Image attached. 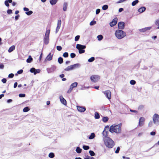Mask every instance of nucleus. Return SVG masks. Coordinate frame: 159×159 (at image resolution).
Instances as JSON below:
<instances>
[{
    "label": "nucleus",
    "instance_id": "f257e3e1",
    "mask_svg": "<svg viewBox=\"0 0 159 159\" xmlns=\"http://www.w3.org/2000/svg\"><path fill=\"white\" fill-rule=\"evenodd\" d=\"M121 123L118 125H112L110 127L109 131L111 133L115 132L116 134H120L121 132Z\"/></svg>",
    "mask_w": 159,
    "mask_h": 159
},
{
    "label": "nucleus",
    "instance_id": "f03ea898",
    "mask_svg": "<svg viewBox=\"0 0 159 159\" xmlns=\"http://www.w3.org/2000/svg\"><path fill=\"white\" fill-rule=\"evenodd\" d=\"M105 145L109 148H112L114 145V142L109 137L103 138Z\"/></svg>",
    "mask_w": 159,
    "mask_h": 159
},
{
    "label": "nucleus",
    "instance_id": "7ed1b4c3",
    "mask_svg": "<svg viewBox=\"0 0 159 159\" xmlns=\"http://www.w3.org/2000/svg\"><path fill=\"white\" fill-rule=\"evenodd\" d=\"M116 37L118 39H121L126 35V33L122 30H117L115 32Z\"/></svg>",
    "mask_w": 159,
    "mask_h": 159
},
{
    "label": "nucleus",
    "instance_id": "20e7f679",
    "mask_svg": "<svg viewBox=\"0 0 159 159\" xmlns=\"http://www.w3.org/2000/svg\"><path fill=\"white\" fill-rule=\"evenodd\" d=\"M86 48L85 45H82L79 44H77L76 46V48L79 50V52L80 54H82L84 53L85 52L84 49Z\"/></svg>",
    "mask_w": 159,
    "mask_h": 159
},
{
    "label": "nucleus",
    "instance_id": "39448f33",
    "mask_svg": "<svg viewBox=\"0 0 159 159\" xmlns=\"http://www.w3.org/2000/svg\"><path fill=\"white\" fill-rule=\"evenodd\" d=\"M50 32V30H48L46 31L45 35L44 38V43L45 44H48L49 42V35Z\"/></svg>",
    "mask_w": 159,
    "mask_h": 159
},
{
    "label": "nucleus",
    "instance_id": "423d86ee",
    "mask_svg": "<svg viewBox=\"0 0 159 159\" xmlns=\"http://www.w3.org/2000/svg\"><path fill=\"white\" fill-rule=\"evenodd\" d=\"M80 66V65L79 63H76L70 66H68L66 68L64 69L65 71H69L73 70L74 69L78 68Z\"/></svg>",
    "mask_w": 159,
    "mask_h": 159
},
{
    "label": "nucleus",
    "instance_id": "0eeeda50",
    "mask_svg": "<svg viewBox=\"0 0 159 159\" xmlns=\"http://www.w3.org/2000/svg\"><path fill=\"white\" fill-rule=\"evenodd\" d=\"M154 123L157 125H159V115L157 114H155L152 117Z\"/></svg>",
    "mask_w": 159,
    "mask_h": 159
},
{
    "label": "nucleus",
    "instance_id": "6e6552de",
    "mask_svg": "<svg viewBox=\"0 0 159 159\" xmlns=\"http://www.w3.org/2000/svg\"><path fill=\"white\" fill-rule=\"evenodd\" d=\"M56 68L57 67L56 66L52 65L51 67L47 68L46 70L48 73H50L53 72L56 70Z\"/></svg>",
    "mask_w": 159,
    "mask_h": 159
},
{
    "label": "nucleus",
    "instance_id": "1a4fd4ad",
    "mask_svg": "<svg viewBox=\"0 0 159 159\" xmlns=\"http://www.w3.org/2000/svg\"><path fill=\"white\" fill-rule=\"evenodd\" d=\"M99 79V76L97 75H93L90 77L91 81L94 82H97Z\"/></svg>",
    "mask_w": 159,
    "mask_h": 159
},
{
    "label": "nucleus",
    "instance_id": "9d476101",
    "mask_svg": "<svg viewBox=\"0 0 159 159\" xmlns=\"http://www.w3.org/2000/svg\"><path fill=\"white\" fill-rule=\"evenodd\" d=\"M30 72L33 73L34 75H35L37 73H39L40 70L39 69H36L34 67H32L30 69Z\"/></svg>",
    "mask_w": 159,
    "mask_h": 159
},
{
    "label": "nucleus",
    "instance_id": "9b49d317",
    "mask_svg": "<svg viewBox=\"0 0 159 159\" xmlns=\"http://www.w3.org/2000/svg\"><path fill=\"white\" fill-rule=\"evenodd\" d=\"M106 97L109 99H110L111 98V92L109 90H107L103 92Z\"/></svg>",
    "mask_w": 159,
    "mask_h": 159
},
{
    "label": "nucleus",
    "instance_id": "f8f14e48",
    "mask_svg": "<svg viewBox=\"0 0 159 159\" xmlns=\"http://www.w3.org/2000/svg\"><path fill=\"white\" fill-rule=\"evenodd\" d=\"M118 28L119 30H123L124 29L125 23L123 22H120L118 24Z\"/></svg>",
    "mask_w": 159,
    "mask_h": 159
},
{
    "label": "nucleus",
    "instance_id": "ddd939ff",
    "mask_svg": "<svg viewBox=\"0 0 159 159\" xmlns=\"http://www.w3.org/2000/svg\"><path fill=\"white\" fill-rule=\"evenodd\" d=\"M117 20L118 19L117 17H116L113 19L112 21L110 23V26L112 27L115 25L117 23Z\"/></svg>",
    "mask_w": 159,
    "mask_h": 159
},
{
    "label": "nucleus",
    "instance_id": "4468645a",
    "mask_svg": "<svg viewBox=\"0 0 159 159\" xmlns=\"http://www.w3.org/2000/svg\"><path fill=\"white\" fill-rule=\"evenodd\" d=\"M77 107L78 110L81 112H84L86 109L85 107L83 106H77Z\"/></svg>",
    "mask_w": 159,
    "mask_h": 159
},
{
    "label": "nucleus",
    "instance_id": "2eb2a0df",
    "mask_svg": "<svg viewBox=\"0 0 159 159\" xmlns=\"http://www.w3.org/2000/svg\"><path fill=\"white\" fill-rule=\"evenodd\" d=\"M145 118L143 117H141L139 119V125L140 126H143L144 124Z\"/></svg>",
    "mask_w": 159,
    "mask_h": 159
},
{
    "label": "nucleus",
    "instance_id": "dca6fc26",
    "mask_svg": "<svg viewBox=\"0 0 159 159\" xmlns=\"http://www.w3.org/2000/svg\"><path fill=\"white\" fill-rule=\"evenodd\" d=\"M53 54H52L51 52H50L45 58V61H51L52 60Z\"/></svg>",
    "mask_w": 159,
    "mask_h": 159
},
{
    "label": "nucleus",
    "instance_id": "f3484780",
    "mask_svg": "<svg viewBox=\"0 0 159 159\" xmlns=\"http://www.w3.org/2000/svg\"><path fill=\"white\" fill-rule=\"evenodd\" d=\"M60 101L63 104L65 105H66L67 104L66 100L63 98L62 96H60Z\"/></svg>",
    "mask_w": 159,
    "mask_h": 159
},
{
    "label": "nucleus",
    "instance_id": "a211bd4d",
    "mask_svg": "<svg viewBox=\"0 0 159 159\" xmlns=\"http://www.w3.org/2000/svg\"><path fill=\"white\" fill-rule=\"evenodd\" d=\"M108 131H106L105 129H104V130L102 132V135L103 136L106 137H108Z\"/></svg>",
    "mask_w": 159,
    "mask_h": 159
},
{
    "label": "nucleus",
    "instance_id": "6ab92c4d",
    "mask_svg": "<svg viewBox=\"0 0 159 159\" xmlns=\"http://www.w3.org/2000/svg\"><path fill=\"white\" fill-rule=\"evenodd\" d=\"M146 9V8L145 7H141L138 9V11L140 13H142L144 12Z\"/></svg>",
    "mask_w": 159,
    "mask_h": 159
},
{
    "label": "nucleus",
    "instance_id": "aec40b11",
    "mask_svg": "<svg viewBox=\"0 0 159 159\" xmlns=\"http://www.w3.org/2000/svg\"><path fill=\"white\" fill-rule=\"evenodd\" d=\"M15 48V46L14 45H12L10 47L8 50V52H12Z\"/></svg>",
    "mask_w": 159,
    "mask_h": 159
},
{
    "label": "nucleus",
    "instance_id": "412c9836",
    "mask_svg": "<svg viewBox=\"0 0 159 159\" xmlns=\"http://www.w3.org/2000/svg\"><path fill=\"white\" fill-rule=\"evenodd\" d=\"M77 85L78 83L76 82H75L71 84L70 86V87L72 89H73L74 88L76 87L77 86Z\"/></svg>",
    "mask_w": 159,
    "mask_h": 159
},
{
    "label": "nucleus",
    "instance_id": "4be33fe9",
    "mask_svg": "<svg viewBox=\"0 0 159 159\" xmlns=\"http://www.w3.org/2000/svg\"><path fill=\"white\" fill-rule=\"evenodd\" d=\"M33 61V58L31 56H29L28 58L26 60V62L28 63H31Z\"/></svg>",
    "mask_w": 159,
    "mask_h": 159
},
{
    "label": "nucleus",
    "instance_id": "5701e85b",
    "mask_svg": "<svg viewBox=\"0 0 159 159\" xmlns=\"http://www.w3.org/2000/svg\"><path fill=\"white\" fill-rule=\"evenodd\" d=\"M94 117L95 119H99L100 118V115L98 112H96L95 113Z\"/></svg>",
    "mask_w": 159,
    "mask_h": 159
},
{
    "label": "nucleus",
    "instance_id": "b1692460",
    "mask_svg": "<svg viewBox=\"0 0 159 159\" xmlns=\"http://www.w3.org/2000/svg\"><path fill=\"white\" fill-rule=\"evenodd\" d=\"M67 2H65L63 4V10L64 11H66L67 10Z\"/></svg>",
    "mask_w": 159,
    "mask_h": 159
},
{
    "label": "nucleus",
    "instance_id": "393cba45",
    "mask_svg": "<svg viewBox=\"0 0 159 159\" xmlns=\"http://www.w3.org/2000/svg\"><path fill=\"white\" fill-rule=\"evenodd\" d=\"M57 0H50V3L52 5L55 4L57 2Z\"/></svg>",
    "mask_w": 159,
    "mask_h": 159
},
{
    "label": "nucleus",
    "instance_id": "a878e982",
    "mask_svg": "<svg viewBox=\"0 0 159 159\" xmlns=\"http://www.w3.org/2000/svg\"><path fill=\"white\" fill-rule=\"evenodd\" d=\"M82 149L79 147H77L75 150V151L78 153H80L82 152Z\"/></svg>",
    "mask_w": 159,
    "mask_h": 159
},
{
    "label": "nucleus",
    "instance_id": "bb28decb",
    "mask_svg": "<svg viewBox=\"0 0 159 159\" xmlns=\"http://www.w3.org/2000/svg\"><path fill=\"white\" fill-rule=\"evenodd\" d=\"M95 134L94 133H92L89 136V139H91L94 138Z\"/></svg>",
    "mask_w": 159,
    "mask_h": 159
},
{
    "label": "nucleus",
    "instance_id": "cd10ccee",
    "mask_svg": "<svg viewBox=\"0 0 159 159\" xmlns=\"http://www.w3.org/2000/svg\"><path fill=\"white\" fill-rule=\"evenodd\" d=\"M109 118L107 116L104 117L102 118V120L104 123L107 122Z\"/></svg>",
    "mask_w": 159,
    "mask_h": 159
},
{
    "label": "nucleus",
    "instance_id": "c85d7f7f",
    "mask_svg": "<svg viewBox=\"0 0 159 159\" xmlns=\"http://www.w3.org/2000/svg\"><path fill=\"white\" fill-rule=\"evenodd\" d=\"M139 2V1L138 0H135L134 1H133L131 4V5L133 6H135L136 5L138 2Z\"/></svg>",
    "mask_w": 159,
    "mask_h": 159
},
{
    "label": "nucleus",
    "instance_id": "c756f323",
    "mask_svg": "<svg viewBox=\"0 0 159 159\" xmlns=\"http://www.w3.org/2000/svg\"><path fill=\"white\" fill-rule=\"evenodd\" d=\"M63 59L61 57H59L58 59V62L60 64H61L63 62Z\"/></svg>",
    "mask_w": 159,
    "mask_h": 159
},
{
    "label": "nucleus",
    "instance_id": "7c9ffc66",
    "mask_svg": "<svg viewBox=\"0 0 159 159\" xmlns=\"http://www.w3.org/2000/svg\"><path fill=\"white\" fill-rule=\"evenodd\" d=\"M30 110V109L28 107H26L24 108L23 111L24 112H26L29 111Z\"/></svg>",
    "mask_w": 159,
    "mask_h": 159
},
{
    "label": "nucleus",
    "instance_id": "2f4dec72",
    "mask_svg": "<svg viewBox=\"0 0 159 159\" xmlns=\"http://www.w3.org/2000/svg\"><path fill=\"white\" fill-rule=\"evenodd\" d=\"M108 6L107 5H105L102 6V9L103 10H106L108 8Z\"/></svg>",
    "mask_w": 159,
    "mask_h": 159
},
{
    "label": "nucleus",
    "instance_id": "473e14b6",
    "mask_svg": "<svg viewBox=\"0 0 159 159\" xmlns=\"http://www.w3.org/2000/svg\"><path fill=\"white\" fill-rule=\"evenodd\" d=\"M97 38L98 40L101 41L103 39V37L102 35H99L97 36Z\"/></svg>",
    "mask_w": 159,
    "mask_h": 159
},
{
    "label": "nucleus",
    "instance_id": "72a5a7b5",
    "mask_svg": "<svg viewBox=\"0 0 159 159\" xmlns=\"http://www.w3.org/2000/svg\"><path fill=\"white\" fill-rule=\"evenodd\" d=\"M89 153L91 156H93L95 155V153L92 150H90L89 152Z\"/></svg>",
    "mask_w": 159,
    "mask_h": 159
},
{
    "label": "nucleus",
    "instance_id": "f704fd0d",
    "mask_svg": "<svg viewBox=\"0 0 159 159\" xmlns=\"http://www.w3.org/2000/svg\"><path fill=\"white\" fill-rule=\"evenodd\" d=\"M83 148L85 150H87L89 149V147L88 146L84 145L83 146Z\"/></svg>",
    "mask_w": 159,
    "mask_h": 159
},
{
    "label": "nucleus",
    "instance_id": "c9c22d12",
    "mask_svg": "<svg viewBox=\"0 0 159 159\" xmlns=\"http://www.w3.org/2000/svg\"><path fill=\"white\" fill-rule=\"evenodd\" d=\"M54 154L53 152H50L49 153L48 156L49 157L51 158H52L54 157Z\"/></svg>",
    "mask_w": 159,
    "mask_h": 159
},
{
    "label": "nucleus",
    "instance_id": "e433bc0d",
    "mask_svg": "<svg viewBox=\"0 0 159 159\" xmlns=\"http://www.w3.org/2000/svg\"><path fill=\"white\" fill-rule=\"evenodd\" d=\"M95 60V58L94 57H92L89 59L88 60V61L89 62H93Z\"/></svg>",
    "mask_w": 159,
    "mask_h": 159
},
{
    "label": "nucleus",
    "instance_id": "4c0bfd02",
    "mask_svg": "<svg viewBox=\"0 0 159 159\" xmlns=\"http://www.w3.org/2000/svg\"><path fill=\"white\" fill-rule=\"evenodd\" d=\"M33 11H28L27 12H25V14L28 16H30L33 13Z\"/></svg>",
    "mask_w": 159,
    "mask_h": 159
},
{
    "label": "nucleus",
    "instance_id": "58836bf2",
    "mask_svg": "<svg viewBox=\"0 0 159 159\" xmlns=\"http://www.w3.org/2000/svg\"><path fill=\"white\" fill-rule=\"evenodd\" d=\"M69 56L68 53L67 52H64L63 55V56L64 57L66 58L68 57Z\"/></svg>",
    "mask_w": 159,
    "mask_h": 159
},
{
    "label": "nucleus",
    "instance_id": "ea45409f",
    "mask_svg": "<svg viewBox=\"0 0 159 159\" xmlns=\"http://www.w3.org/2000/svg\"><path fill=\"white\" fill-rule=\"evenodd\" d=\"M61 20H59L57 21V26L61 27Z\"/></svg>",
    "mask_w": 159,
    "mask_h": 159
},
{
    "label": "nucleus",
    "instance_id": "a19ab883",
    "mask_svg": "<svg viewBox=\"0 0 159 159\" xmlns=\"http://www.w3.org/2000/svg\"><path fill=\"white\" fill-rule=\"evenodd\" d=\"M96 23V21L95 20H92V21L90 23V25H94Z\"/></svg>",
    "mask_w": 159,
    "mask_h": 159
},
{
    "label": "nucleus",
    "instance_id": "79ce46f5",
    "mask_svg": "<svg viewBox=\"0 0 159 159\" xmlns=\"http://www.w3.org/2000/svg\"><path fill=\"white\" fill-rule=\"evenodd\" d=\"M130 83L131 85H134L136 84V81L134 80H131L130 81Z\"/></svg>",
    "mask_w": 159,
    "mask_h": 159
},
{
    "label": "nucleus",
    "instance_id": "37998d69",
    "mask_svg": "<svg viewBox=\"0 0 159 159\" xmlns=\"http://www.w3.org/2000/svg\"><path fill=\"white\" fill-rule=\"evenodd\" d=\"M155 24L156 25L159 26V18L156 20Z\"/></svg>",
    "mask_w": 159,
    "mask_h": 159
},
{
    "label": "nucleus",
    "instance_id": "c03bdc74",
    "mask_svg": "<svg viewBox=\"0 0 159 159\" xmlns=\"http://www.w3.org/2000/svg\"><path fill=\"white\" fill-rule=\"evenodd\" d=\"M80 38V35H77L75 37V41H77L79 40Z\"/></svg>",
    "mask_w": 159,
    "mask_h": 159
},
{
    "label": "nucleus",
    "instance_id": "a18cd8bd",
    "mask_svg": "<svg viewBox=\"0 0 159 159\" xmlns=\"http://www.w3.org/2000/svg\"><path fill=\"white\" fill-rule=\"evenodd\" d=\"M19 96L20 98H24L25 96V94L24 93H20Z\"/></svg>",
    "mask_w": 159,
    "mask_h": 159
},
{
    "label": "nucleus",
    "instance_id": "49530a36",
    "mask_svg": "<svg viewBox=\"0 0 159 159\" xmlns=\"http://www.w3.org/2000/svg\"><path fill=\"white\" fill-rule=\"evenodd\" d=\"M70 56L71 58H74L76 56V55L74 53H72L70 54Z\"/></svg>",
    "mask_w": 159,
    "mask_h": 159
},
{
    "label": "nucleus",
    "instance_id": "de8ad7c7",
    "mask_svg": "<svg viewBox=\"0 0 159 159\" xmlns=\"http://www.w3.org/2000/svg\"><path fill=\"white\" fill-rule=\"evenodd\" d=\"M139 31L141 32H145L146 30L145 28L139 29Z\"/></svg>",
    "mask_w": 159,
    "mask_h": 159
},
{
    "label": "nucleus",
    "instance_id": "09e8293b",
    "mask_svg": "<svg viewBox=\"0 0 159 159\" xmlns=\"http://www.w3.org/2000/svg\"><path fill=\"white\" fill-rule=\"evenodd\" d=\"M62 48L61 46H57V49L59 51H60L62 49Z\"/></svg>",
    "mask_w": 159,
    "mask_h": 159
},
{
    "label": "nucleus",
    "instance_id": "8fccbe9b",
    "mask_svg": "<svg viewBox=\"0 0 159 159\" xmlns=\"http://www.w3.org/2000/svg\"><path fill=\"white\" fill-rule=\"evenodd\" d=\"M120 149V147H117L116 150L115 151V153H118L119 152Z\"/></svg>",
    "mask_w": 159,
    "mask_h": 159
},
{
    "label": "nucleus",
    "instance_id": "3c124183",
    "mask_svg": "<svg viewBox=\"0 0 159 159\" xmlns=\"http://www.w3.org/2000/svg\"><path fill=\"white\" fill-rule=\"evenodd\" d=\"M7 13L8 14H10L12 13V10L11 9H8L7 11Z\"/></svg>",
    "mask_w": 159,
    "mask_h": 159
},
{
    "label": "nucleus",
    "instance_id": "603ef678",
    "mask_svg": "<svg viewBox=\"0 0 159 159\" xmlns=\"http://www.w3.org/2000/svg\"><path fill=\"white\" fill-rule=\"evenodd\" d=\"M14 76V75L13 73H11L8 75V77L9 78H12Z\"/></svg>",
    "mask_w": 159,
    "mask_h": 159
},
{
    "label": "nucleus",
    "instance_id": "864d4df0",
    "mask_svg": "<svg viewBox=\"0 0 159 159\" xmlns=\"http://www.w3.org/2000/svg\"><path fill=\"white\" fill-rule=\"evenodd\" d=\"M153 122L152 121H150L148 123V126L149 127H151L153 125Z\"/></svg>",
    "mask_w": 159,
    "mask_h": 159
},
{
    "label": "nucleus",
    "instance_id": "5fc2aeb1",
    "mask_svg": "<svg viewBox=\"0 0 159 159\" xmlns=\"http://www.w3.org/2000/svg\"><path fill=\"white\" fill-rule=\"evenodd\" d=\"M100 12V10L99 9H97L96 10V14L97 15H98L99 14V13Z\"/></svg>",
    "mask_w": 159,
    "mask_h": 159
},
{
    "label": "nucleus",
    "instance_id": "6e6d98bb",
    "mask_svg": "<svg viewBox=\"0 0 159 159\" xmlns=\"http://www.w3.org/2000/svg\"><path fill=\"white\" fill-rule=\"evenodd\" d=\"M4 3L5 5L7 7H9V2H8L7 0H6L5 1Z\"/></svg>",
    "mask_w": 159,
    "mask_h": 159
},
{
    "label": "nucleus",
    "instance_id": "4d7b16f0",
    "mask_svg": "<svg viewBox=\"0 0 159 159\" xmlns=\"http://www.w3.org/2000/svg\"><path fill=\"white\" fill-rule=\"evenodd\" d=\"M23 72V70L22 69L20 70L17 71V73L19 74H22Z\"/></svg>",
    "mask_w": 159,
    "mask_h": 159
},
{
    "label": "nucleus",
    "instance_id": "13d9d810",
    "mask_svg": "<svg viewBox=\"0 0 159 159\" xmlns=\"http://www.w3.org/2000/svg\"><path fill=\"white\" fill-rule=\"evenodd\" d=\"M1 81L3 83L5 84L7 82V79L6 78H3L2 80Z\"/></svg>",
    "mask_w": 159,
    "mask_h": 159
},
{
    "label": "nucleus",
    "instance_id": "bf43d9fd",
    "mask_svg": "<svg viewBox=\"0 0 159 159\" xmlns=\"http://www.w3.org/2000/svg\"><path fill=\"white\" fill-rule=\"evenodd\" d=\"M61 27L57 26L56 30V33H57L59 31Z\"/></svg>",
    "mask_w": 159,
    "mask_h": 159
},
{
    "label": "nucleus",
    "instance_id": "052dcab7",
    "mask_svg": "<svg viewBox=\"0 0 159 159\" xmlns=\"http://www.w3.org/2000/svg\"><path fill=\"white\" fill-rule=\"evenodd\" d=\"M4 65L2 63L0 64V69H3L4 68Z\"/></svg>",
    "mask_w": 159,
    "mask_h": 159
},
{
    "label": "nucleus",
    "instance_id": "680f3d73",
    "mask_svg": "<svg viewBox=\"0 0 159 159\" xmlns=\"http://www.w3.org/2000/svg\"><path fill=\"white\" fill-rule=\"evenodd\" d=\"M73 89H72V88H70H70H69V90H68L67 92V93H70L72 90Z\"/></svg>",
    "mask_w": 159,
    "mask_h": 159
},
{
    "label": "nucleus",
    "instance_id": "e2e57ef3",
    "mask_svg": "<svg viewBox=\"0 0 159 159\" xmlns=\"http://www.w3.org/2000/svg\"><path fill=\"white\" fill-rule=\"evenodd\" d=\"M20 16L19 15H17V16H15V19L16 20H17L19 19V17H20Z\"/></svg>",
    "mask_w": 159,
    "mask_h": 159
},
{
    "label": "nucleus",
    "instance_id": "0e129e2a",
    "mask_svg": "<svg viewBox=\"0 0 159 159\" xmlns=\"http://www.w3.org/2000/svg\"><path fill=\"white\" fill-rule=\"evenodd\" d=\"M156 134V132L155 131H152L150 133V134L151 135L154 136Z\"/></svg>",
    "mask_w": 159,
    "mask_h": 159
},
{
    "label": "nucleus",
    "instance_id": "69168bd1",
    "mask_svg": "<svg viewBox=\"0 0 159 159\" xmlns=\"http://www.w3.org/2000/svg\"><path fill=\"white\" fill-rule=\"evenodd\" d=\"M23 10L24 11H26V12H27L28 11H29V10L28 8L26 7L24 8Z\"/></svg>",
    "mask_w": 159,
    "mask_h": 159
},
{
    "label": "nucleus",
    "instance_id": "338daca9",
    "mask_svg": "<svg viewBox=\"0 0 159 159\" xmlns=\"http://www.w3.org/2000/svg\"><path fill=\"white\" fill-rule=\"evenodd\" d=\"M17 84H17V82H16L14 84V88H16L17 86Z\"/></svg>",
    "mask_w": 159,
    "mask_h": 159
},
{
    "label": "nucleus",
    "instance_id": "774afa93",
    "mask_svg": "<svg viewBox=\"0 0 159 159\" xmlns=\"http://www.w3.org/2000/svg\"><path fill=\"white\" fill-rule=\"evenodd\" d=\"M124 10V9L123 8H120L119 9V12H122V11H123Z\"/></svg>",
    "mask_w": 159,
    "mask_h": 159
}]
</instances>
